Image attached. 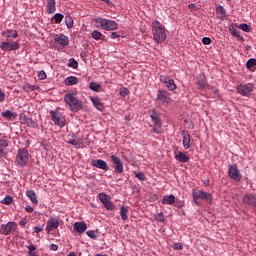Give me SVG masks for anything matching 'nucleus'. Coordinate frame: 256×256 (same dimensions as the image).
<instances>
[{"mask_svg": "<svg viewBox=\"0 0 256 256\" xmlns=\"http://www.w3.org/2000/svg\"><path fill=\"white\" fill-rule=\"evenodd\" d=\"M43 231V227L38 225L34 227L33 233H41Z\"/></svg>", "mask_w": 256, "mask_h": 256, "instance_id": "50", "label": "nucleus"}, {"mask_svg": "<svg viewBox=\"0 0 256 256\" xmlns=\"http://www.w3.org/2000/svg\"><path fill=\"white\" fill-rule=\"evenodd\" d=\"M247 69H253V67H256V59L250 58L246 63Z\"/></svg>", "mask_w": 256, "mask_h": 256, "instance_id": "38", "label": "nucleus"}, {"mask_svg": "<svg viewBox=\"0 0 256 256\" xmlns=\"http://www.w3.org/2000/svg\"><path fill=\"white\" fill-rule=\"evenodd\" d=\"M69 145H73L74 147H79L81 145V142L77 139H70L67 141Z\"/></svg>", "mask_w": 256, "mask_h": 256, "instance_id": "42", "label": "nucleus"}, {"mask_svg": "<svg viewBox=\"0 0 256 256\" xmlns=\"http://www.w3.org/2000/svg\"><path fill=\"white\" fill-rule=\"evenodd\" d=\"M105 3H109V0H103Z\"/></svg>", "mask_w": 256, "mask_h": 256, "instance_id": "61", "label": "nucleus"}, {"mask_svg": "<svg viewBox=\"0 0 256 256\" xmlns=\"http://www.w3.org/2000/svg\"><path fill=\"white\" fill-rule=\"evenodd\" d=\"M1 35L6 39V41L0 44L1 51L11 52L18 51L20 49L19 41H14L12 39H17L19 37V32L13 29H7L2 31Z\"/></svg>", "mask_w": 256, "mask_h": 256, "instance_id": "1", "label": "nucleus"}, {"mask_svg": "<svg viewBox=\"0 0 256 256\" xmlns=\"http://www.w3.org/2000/svg\"><path fill=\"white\" fill-rule=\"evenodd\" d=\"M1 203L4 205H11L13 203V198L11 196H6Z\"/></svg>", "mask_w": 256, "mask_h": 256, "instance_id": "41", "label": "nucleus"}, {"mask_svg": "<svg viewBox=\"0 0 256 256\" xmlns=\"http://www.w3.org/2000/svg\"><path fill=\"white\" fill-rule=\"evenodd\" d=\"M155 220L158 221V223H165V216L163 213H157L154 216Z\"/></svg>", "mask_w": 256, "mask_h": 256, "instance_id": "39", "label": "nucleus"}, {"mask_svg": "<svg viewBox=\"0 0 256 256\" xmlns=\"http://www.w3.org/2000/svg\"><path fill=\"white\" fill-rule=\"evenodd\" d=\"M229 31L233 37H241L239 30H237L235 28H229Z\"/></svg>", "mask_w": 256, "mask_h": 256, "instance_id": "46", "label": "nucleus"}, {"mask_svg": "<svg viewBox=\"0 0 256 256\" xmlns=\"http://www.w3.org/2000/svg\"><path fill=\"white\" fill-rule=\"evenodd\" d=\"M0 157H5V148H0Z\"/></svg>", "mask_w": 256, "mask_h": 256, "instance_id": "57", "label": "nucleus"}, {"mask_svg": "<svg viewBox=\"0 0 256 256\" xmlns=\"http://www.w3.org/2000/svg\"><path fill=\"white\" fill-rule=\"evenodd\" d=\"M20 121L23 125H27V127H32L33 129H37L39 127V124H37V122H35L25 114L20 115Z\"/></svg>", "mask_w": 256, "mask_h": 256, "instance_id": "18", "label": "nucleus"}, {"mask_svg": "<svg viewBox=\"0 0 256 256\" xmlns=\"http://www.w3.org/2000/svg\"><path fill=\"white\" fill-rule=\"evenodd\" d=\"M162 205H173L175 203V195L170 194L162 198Z\"/></svg>", "mask_w": 256, "mask_h": 256, "instance_id": "26", "label": "nucleus"}, {"mask_svg": "<svg viewBox=\"0 0 256 256\" xmlns=\"http://www.w3.org/2000/svg\"><path fill=\"white\" fill-rule=\"evenodd\" d=\"M67 256H77L74 252H70Z\"/></svg>", "mask_w": 256, "mask_h": 256, "instance_id": "60", "label": "nucleus"}, {"mask_svg": "<svg viewBox=\"0 0 256 256\" xmlns=\"http://www.w3.org/2000/svg\"><path fill=\"white\" fill-rule=\"evenodd\" d=\"M65 23L68 29H73V18L71 16L65 17Z\"/></svg>", "mask_w": 256, "mask_h": 256, "instance_id": "37", "label": "nucleus"}, {"mask_svg": "<svg viewBox=\"0 0 256 256\" xmlns=\"http://www.w3.org/2000/svg\"><path fill=\"white\" fill-rule=\"evenodd\" d=\"M202 43L204 45H211V38H209V37L202 38Z\"/></svg>", "mask_w": 256, "mask_h": 256, "instance_id": "49", "label": "nucleus"}, {"mask_svg": "<svg viewBox=\"0 0 256 256\" xmlns=\"http://www.w3.org/2000/svg\"><path fill=\"white\" fill-rule=\"evenodd\" d=\"M20 225H22V227H25L27 225V221L25 220L20 221Z\"/></svg>", "mask_w": 256, "mask_h": 256, "instance_id": "59", "label": "nucleus"}, {"mask_svg": "<svg viewBox=\"0 0 256 256\" xmlns=\"http://www.w3.org/2000/svg\"><path fill=\"white\" fill-rule=\"evenodd\" d=\"M94 21L95 27H97V29H104V31H116L117 27H119L114 20L97 17Z\"/></svg>", "mask_w": 256, "mask_h": 256, "instance_id": "4", "label": "nucleus"}, {"mask_svg": "<svg viewBox=\"0 0 256 256\" xmlns=\"http://www.w3.org/2000/svg\"><path fill=\"white\" fill-rule=\"evenodd\" d=\"M150 119L154 124L153 132L156 133V135H160L162 127L161 116L154 110L150 115Z\"/></svg>", "mask_w": 256, "mask_h": 256, "instance_id": "8", "label": "nucleus"}, {"mask_svg": "<svg viewBox=\"0 0 256 256\" xmlns=\"http://www.w3.org/2000/svg\"><path fill=\"white\" fill-rule=\"evenodd\" d=\"M134 175L138 178L139 181H147V176H145V173L143 172L134 171Z\"/></svg>", "mask_w": 256, "mask_h": 256, "instance_id": "36", "label": "nucleus"}, {"mask_svg": "<svg viewBox=\"0 0 256 256\" xmlns=\"http://www.w3.org/2000/svg\"><path fill=\"white\" fill-rule=\"evenodd\" d=\"M96 41H100V39L103 38V33H101L99 30H94L91 35Z\"/></svg>", "mask_w": 256, "mask_h": 256, "instance_id": "34", "label": "nucleus"}, {"mask_svg": "<svg viewBox=\"0 0 256 256\" xmlns=\"http://www.w3.org/2000/svg\"><path fill=\"white\" fill-rule=\"evenodd\" d=\"M66 105H69L73 113H77L83 109V101L79 100L77 90H70L64 95Z\"/></svg>", "mask_w": 256, "mask_h": 256, "instance_id": "2", "label": "nucleus"}, {"mask_svg": "<svg viewBox=\"0 0 256 256\" xmlns=\"http://www.w3.org/2000/svg\"><path fill=\"white\" fill-rule=\"evenodd\" d=\"M2 117H4L5 119H12L13 112H11L10 110H6L2 113Z\"/></svg>", "mask_w": 256, "mask_h": 256, "instance_id": "45", "label": "nucleus"}, {"mask_svg": "<svg viewBox=\"0 0 256 256\" xmlns=\"http://www.w3.org/2000/svg\"><path fill=\"white\" fill-rule=\"evenodd\" d=\"M90 89H91V91H95L96 93H99V89H101V84H99L97 82H91Z\"/></svg>", "mask_w": 256, "mask_h": 256, "instance_id": "35", "label": "nucleus"}, {"mask_svg": "<svg viewBox=\"0 0 256 256\" xmlns=\"http://www.w3.org/2000/svg\"><path fill=\"white\" fill-rule=\"evenodd\" d=\"M100 202L104 205L107 211H115V204L111 202V196L107 195L106 193H100L98 195Z\"/></svg>", "mask_w": 256, "mask_h": 256, "instance_id": "9", "label": "nucleus"}, {"mask_svg": "<svg viewBox=\"0 0 256 256\" xmlns=\"http://www.w3.org/2000/svg\"><path fill=\"white\" fill-rule=\"evenodd\" d=\"M174 159L179 163H189L191 157H189V155H187L185 152L178 151L174 152Z\"/></svg>", "mask_w": 256, "mask_h": 256, "instance_id": "19", "label": "nucleus"}, {"mask_svg": "<svg viewBox=\"0 0 256 256\" xmlns=\"http://www.w3.org/2000/svg\"><path fill=\"white\" fill-rule=\"evenodd\" d=\"M74 231L76 233H85L87 231V223L85 222L74 223Z\"/></svg>", "mask_w": 256, "mask_h": 256, "instance_id": "24", "label": "nucleus"}, {"mask_svg": "<svg viewBox=\"0 0 256 256\" xmlns=\"http://www.w3.org/2000/svg\"><path fill=\"white\" fill-rule=\"evenodd\" d=\"M198 87L200 89H209V84H207V80L205 79V74H201L198 78Z\"/></svg>", "mask_w": 256, "mask_h": 256, "instance_id": "25", "label": "nucleus"}, {"mask_svg": "<svg viewBox=\"0 0 256 256\" xmlns=\"http://www.w3.org/2000/svg\"><path fill=\"white\" fill-rule=\"evenodd\" d=\"M120 95L121 97H127V95H129V89H127L126 87H122L120 88Z\"/></svg>", "mask_w": 256, "mask_h": 256, "instance_id": "47", "label": "nucleus"}, {"mask_svg": "<svg viewBox=\"0 0 256 256\" xmlns=\"http://www.w3.org/2000/svg\"><path fill=\"white\" fill-rule=\"evenodd\" d=\"M90 101L93 103L94 107L98 109V111H102L103 103H101V99H99L98 97H91Z\"/></svg>", "mask_w": 256, "mask_h": 256, "instance_id": "30", "label": "nucleus"}, {"mask_svg": "<svg viewBox=\"0 0 256 256\" xmlns=\"http://www.w3.org/2000/svg\"><path fill=\"white\" fill-rule=\"evenodd\" d=\"M54 41L55 43H58V45H60V47H62V49H65V47H69V36L65 35V34H56L54 36Z\"/></svg>", "mask_w": 256, "mask_h": 256, "instance_id": "14", "label": "nucleus"}, {"mask_svg": "<svg viewBox=\"0 0 256 256\" xmlns=\"http://www.w3.org/2000/svg\"><path fill=\"white\" fill-rule=\"evenodd\" d=\"M192 197L196 205H199V199L206 201L207 203H211L213 201V195L202 190H194L192 192Z\"/></svg>", "mask_w": 256, "mask_h": 256, "instance_id": "5", "label": "nucleus"}, {"mask_svg": "<svg viewBox=\"0 0 256 256\" xmlns=\"http://www.w3.org/2000/svg\"><path fill=\"white\" fill-rule=\"evenodd\" d=\"M65 85H67L68 87H71L73 85H77L79 83V78L75 77V76H68L65 80H64Z\"/></svg>", "mask_w": 256, "mask_h": 256, "instance_id": "27", "label": "nucleus"}, {"mask_svg": "<svg viewBox=\"0 0 256 256\" xmlns=\"http://www.w3.org/2000/svg\"><path fill=\"white\" fill-rule=\"evenodd\" d=\"M188 9H190V11H198L199 8L195 4H189Z\"/></svg>", "mask_w": 256, "mask_h": 256, "instance_id": "51", "label": "nucleus"}, {"mask_svg": "<svg viewBox=\"0 0 256 256\" xmlns=\"http://www.w3.org/2000/svg\"><path fill=\"white\" fill-rule=\"evenodd\" d=\"M50 117L54 124L58 127H65V118L61 112H55L53 110L50 111Z\"/></svg>", "mask_w": 256, "mask_h": 256, "instance_id": "11", "label": "nucleus"}, {"mask_svg": "<svg viewBox=\"0 0 256 256\" xmlns=\"http://www.w3.org/2000/svg\"><path fill=\"white\" fill-rule=\"evenodd\" d=\"M120 217L122 221H127V219H129V207L122 206L120 208Z\"/></svg>", "mask_w": 256, "mask_h": 256, "instance_id": "29", "label": "nucleus"}, {"mask_svg": "<svg viewBox=\"0 0 256 256\" xmlns=\"http://www.w3.org/2000/svg\"><path fill=\"white\" fill-rule=\"evenodd\" d=\"M218 11H219L220 13L225 14V9L223 8V6H220V7L218 8Z\"/></svg>", "mask_w": 256, "mask_h": 256, "instance_id": "58", "label": "nucleus"}, {"mask_svg": "<svg viewBox=\"0 0 256 256\" xmlns=\"http://www.w3.org/2000/svg\"><path fill=\"white\" fill-rule=\"evenodd\" d=\"M46 3V11L48 15H52V13L57 11V2L55 0H46Z\"/></svg>", "mask_w": 256, "mask_h": 256, "instance_id": "23", "label": "nucleus"}, {"mask_svg": "<svg viewBox=\"0 0 256 256\" xmlns=\"http://www.w3.org/2000/svg\"><path fill=\"white\" fill-rule=\"evenodd\" d=\"M91 165L97 169H102V171H109V164L105 160L94 159L91 161Z\"/></svg>", "mask_w": 256, "mask_h": 256, "instance_id": "20", "label": "nucleus"}, {"mask_svg": "<svg viewBox=\"0 0 256 256\" xmlns=\"http://www.w3.org/2000/svg\"><path fill=\"white\" fill-rule=\"evenodd\" d=\"M160 81L169 89V91H175L177 89V84H175V80L169 76L162 75L160 76Z\"/></svg>", "mask_w": 256, "mask_h": 256, "instance_id": "13", "label": "nucleus"}, {"mask_svg": "<svg viewBox=\"0 0 256 256\" xmlns=\"http://www.w3.org/2000/svg\"><path fill=\"white\" fill-rule=\"evenodd\" d=\"M63 19H65V16L61 13H56L52 17V21H55L56 25H59V23H61L63 21Z\"/></svg>", "mask_w": 256, "mask_h": 256, "instance_id": "32", "label": "nucleus"}, {"mask_svg": "<svg viewBox=\"0 0 256 256\" xmlns=\"http://www.w3.org/2000/svg\"><path fill=\"white\" fill-rule=\"evenodd\" d=\"M253 89H255V86L252 83L240 84L237 87L238 93L243 97H249L253 93Z\"/></svg>", "mask_w": 256, "mask_h": 256, "instance_id": "10", "label": "nucleus"}, {"mask_svg": "<svg viewBox=\"0 0 256 256\" xmlns=\"http://www.w3.org/2000/svg\"><path fill=\"white\" fill-rule=\"evenodd\" d=\"M86 235L90 237V239H97V232L93 230H88Z\"/></svg>", "mask_w": 256, "mask_h": 256, "instance_id": "44", "label": "nucleus"}, {"mask_svg": "<svg viewBox=\"0 0 256 256\" xmlns=\"http://www.w3.org/2000/svg\"><path fill=\"white\" fill-rule=\"evenodd\" d=\"M152 35L153 41H155L157 45L165 43V40L167 39V29H165V25L159 22V20L152 22Z\"/></svg>", "mask_w": 256, "mask_h": 256, "instance_id": "3", "label": "nucleus"}, {"mask_svg": "<svg viewBox=\"0 0 256 256\" xmlns=\"http://www.w3.org/2000/svg\"><path fill=\"white\" fill-rule=\"evenodd\" d=\"M157 100L161 101V103H163V105H167V104L171 103V96H170L169 92H167L165 90H158Z\"/></svg>", "mask_w": 256, "mask_h": 256, "instance_id": "17", "label": "nucleus"}, {"mask_svg": "<svg viewBox=\"0 0 256 256\" xmlns=\"http://www.w3.org/2000/svg\"><path fill=\"white\" fill-rule=\"evenodd\" d=\"M9 147V141L0 139V149H7Z\"/></svg>", "mask_w": 256, "mask_h": 256, "instance_id": "43", "label": "nucleus"}, {"mask_svg": "<svg viewBox=\"0 0 256 256\" xmlns=\"http://www.w3.org/2000/svg\"><path fill=\"white\" fill-rule=\"evenodd\" d=\"M25 211H27V213H33V207L26 206Z\"/></svg>", "mask_w": 256, "mask_h": 256, "instance_id": "56", "label": "nucleus"}, {"mask_svg": "<svg viewBox=\"0 0 256 256\" xmlns=\"http://www.w3.org/2000/svg\"><path fill=\"white\" fill-rule=\"evenodd\" d=\"M15 229H17V223L8 222L7 224H2L0 226V233L1 235H11Z\"/></svg>", "mask_w": 256, "mask_h": 256, "instance_id": "12", "label": "nucleus"}, {"mask_svg": "<svg viewBox=\"0 0 256 256\" xmlns=\"http://www.w3.org/2000/svg\"><path fill=\"white\" fill-rule=\"evenodd\" d=\"M5 101V93L3 90L0 88V103H3Z\"/></svg>", "mask_w": 256, "mask_h": 256, "instance_id": "53", "label": "nucleus"}, {"mask_svg": "<svg viewBox=\"0 0 256 256\" xmlns=\"http://www.w3.org/2000/svg\"><path fill=\"white\" fill-rule=\"evenodd\" d=\"M59 225V219L55 217L50 218L46 223V231L48 235H50L51 232L54 231L55 229H59Z\"/></svg>", "mask_w": 256, "mask_h": 256, "instance_id": "16", "label": "nucleus"}, {"mask_svg": "<svg viewBox=\"0 0 256 256\" xmlns=\"http://www.w3.org/2000/svg\"><path fill=\"white\" fill-rule=\"evenodd\" d=\"M242 201L246 205H252V207H256V196L253 194H245L242 198Z\"/></svg>", "mask_w": 256, "mask_h": 256, "instance_id": "22", "label": "nucleus"}, {"mask_svg": "<svg viewBox=\"0 0 256 256\" xmlns=\"http://www.w3.org/2000/svg\"><path fill=\"white\" fill-rule=\"evenodd\" d=\"M16 163L20 167H27V163H29V152H27V149L23 148L18 150Z\"/></svg>", "mask_w": 256, "mask_h": 256, "instance_id": "6", "label": "nucleus"}, {"mask_svg": "<svg viewBox=\"0 0 256 256\" xmlns=\"http://www.w3.org/2000/svg\"><path fill=\"white\" fill-rule=\"evenodd\" d=\"M119 34H117V32H112L111 33V39H119Z\"/></svg>", "mask_w": 256, "mask_h": 256, "instance_id": "55", "label": "nucleus"}, {"mask_svg": "<svg viewBox=\"0 0 256 256\" xmlns=\"http://www.w3.org/2000/svg\"><path fill=\"white\" fill-rule=\"evenodd\" d=\"M26 197H29L33 205H37V203H39V200H37V194L33 190L26 191Z\"/></svg>", "mask_w": 256, "mask_h": 256, "instance_id": "28", "label": "nucleus"}, {"mask_svg": "<svg viewBox=\"0 0 256 256\" xmlns=\"http://www.w3.org/2000/svg\"><path fill=\"white\" fill-rule=\"evenodd\" d=\"M238 28L245 31V33H250L251 31V26H249V24H240Z\"/></svg>", "mask_w": 256, "mask_h": 256, "instance_id": "40", "label": "nucleus"}, {"mask_svg": "<svg viewBox=\"0 0 256 256\" xmlns=\"http://www.w3.org/2000/svg\"><path fill=\"white\" fill-rule=\"evenodd\" d=\"M174 249H176L177 251H181V249H183V244L174 243Z\"/></svg>", "mask_w": 256, "mask_h": 256, "instance_id": "52", "label": "nucleus"}, {"mask_svg": "<svg viewBox=\"0 0 256 256\" xmlns=\"http://www.w3.org/2000/svg\"><path fill=\"white\" fill-rule=\"evenodd\" d=\"M228 177L237 183L243 179V174H241V170H239L237 164H231L228 167Z\"/></svg>", "mask_w": 256, "mask_h": 256, "instance_id": "7", "label": "nucleus"}, {"mask_svg": "<svg viewBox=\"0 0 256 256\" xmlns=\"http://www.w3.org/2000/svg\"><path fill=\"white\" fill-rule=\"evenodd\" d=\"M110 159L114 165L115 173H123V161H121V158H119L115 154H112L110 156Z\"/></svg>", "mask_w": 256, "mask_h": 256, "instance_id": "15", "label": "nucleus"}, {"mask_svg": "<svg viewBox=\"0 0 256 256\" xmlns=\"http://www.w3.org/2000/svg\"><path fill=\"white\" fill-rule=\"evenodd\" d=\"M58 249H59V246L57 244L50 245V251H57Z\"/></svg>", "mask_w": 256, "mask_h": 256, "instance_id": "54", "label": "nucleus"}, {"mask_svg": "<svg viewBox=\"0 0 256 256\" xmlns=\"http://www.w3.org/2000/svg\"><path fill=\"white\" fill-rule=\"evenodd\" d=\"M28 256H40L39 253H37V247L35 245L30 244L28 247Z\"/></svg>", "mask_w": 256, "mask_h": 256, "instance_id": "31", "label": "nucleus"}, {"mask_svg": "<svg viewBox=\"0 0 256 256\" xmlns=\"http://www.w3.org/2000/svg\"><path fill=\"white\" fill-rule=\"evenodd\" d=\"M181 135L183 137L182 140V145L184 149H190L191 148V135L189 134V132L183 130L181 132Z\"/></svg>", "mask_w": 256, "mask_h": 256, "instance_id": "21", "label": "nucleus"}, {"mask_svg": "<svg viewBox=\"0 0 256 256\" xmlns=\"http://www.w3.org/2000/svg\"><path fill=\"white\" fill-rule=\"evenodd\" d=\"M38 79H47V73H45V71L41 70L38 72Z\"/></svg>", "mask_w": 256, "mask_h": 256, "instance_id": "48", "label": "nucleus"}, {"mask_svg": "<svg viewBox=\"0 0 256 256\" xmlns=\"http://www.w3.org/2000/svg\"><path fill=\"white\" fill-rule=\"evenodd\" d=\"M68 67H71L72 69H77V67H79V63L76 61L75 58H70L68 60V64H67Z\"/></svg>", "mask_w": 256, "mask_h": 256, "instance_id": "33", "label": "nucleus"}]
</instances>
